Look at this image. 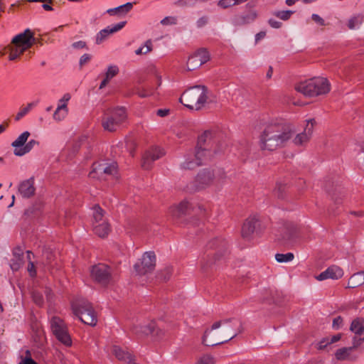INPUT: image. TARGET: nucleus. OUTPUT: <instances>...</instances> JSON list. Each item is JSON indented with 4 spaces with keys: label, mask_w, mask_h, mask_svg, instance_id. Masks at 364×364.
<instances>
[{
    "label": "nucleus",
    "mask_w": 364,
    "mask_h": 364,
    "mask_svg": "<svg viewBox=\"0 0 364 364\" xmlns=\"http://www.w3.org/2000/svg\"><path fill=\"white\" fill-rule=\"evenodd\" d=\"M242 331V322L238 318L220 320L215 322L210 329L205 331L203 343L207 346L220 345L230 341Z\"/></svg>",
    "instance_id": "f257e3e1"
},
{
    "label": "nucleus",
    "mask_w": 364,
    "mask_h": 364,
    "mask_svg": "<svg viewBox=\"0 0 364 364\" xmlns=\"http://www.w3.org/2000/svg\"><path fill=\"white\" fill-rule=\"evenodd\" d=\"M294 134L291 127L280 122H271L264 127L259 136L262 150L272 151L284 146Z\"/></svg>",
    "instance_id": "f03ea898"
},
{
    "label": "nucleus",
    "mask_w": 364,
    "mask_h": 364,
    "mask_svg": "<svg viewBox=\"0 0 364 364\" xmlns=\"http://www.w3.org/2000/svg\"><path fill=\"white\" fill-rule=\"evenodd\" d=\"M216 141L212 132H204L198 136L195 153L186 156L185 161L181 165V168L187 170L193 169L208 161L213 152L215 154L219 152V149L213 148V144Z\"/></svg>",
    "instance_id": "7ed1b4c3"
},
{
    "label": "nucleus",
    "mask_w": 364,
    "mask_h": 364,
    "mask_svg": "<svg viewBox=\"0 0 364 364\" xmlns=\"http://www.w3.org/2000/svg\"><path fill=\"white\" fill-rule=\"evenodd\" d=\"M208 90L204 85H196L187 89L179 99L181 103L189 109L199 111L205 107Z\"/></svg>",
    "instance_id": "20e7f679"
},
{
    "label": "nucleus",
    "mask_w": 364,
    "mask_h": 364,
    "mask_svg": "<svg viewBox=\"0 0 364 364\" xmlns=\"http://www.w3.org/2000/svg\"><path fill=\"white\" fill-rule=\"evenodd\" d=\"M330 83L326 78L314 77L296 85L295 90L306 97H312L327 94Z\"/></svg>",
    "instance_id": "39448f33"
},
{
    "label": "nucleus",
    "mask_w": 364,
    "mask_h": 364,
    "mask_svg": "<svg viewBox=\"0 0 364 364\" xmlns=\"http://www.w3.org/2000/svg\"><path fill=\"white\" fill-rule=\"evenodd\" d=\"M350 331L355 333L353 338V346L348 348H342L336 352V358L342 360L348 359L350 352L358 348L364 341V318H357L352 321Z\"/></svg>",
    "instance_id": "423d86ee"
},
{
    "label": "nucleus",
    "mask_w": 364,
    "mask_h": 364,
    "mask_svg": "<svg viewBox=\"0 0 364 364\" xmlns=\"http://www.w3.org/2000/svg\"><path fill=\"white\" fill-rule=\"evenodd\" d=\"M73 314L87 325L94 326L97 322V314L91 303L85 299H79L72 303Z\"/></svg>",
    "instance_id": "0eeeda50"
},
{
    "label": "nucleus",
    "mask_w": 364,
    "mask_h": 364,
    "mask_svg": "<svg viewBox=\"0 0 364 364\" xmlns=\"http://www.w3.org/2000/svg\"><path fill=\"white\" fill-rule=\"evenodd\" d=\"M127 117L125 109L123 107L115 108L107 111L102 120L103 128L109 132H114Z\"/></svg>",
    "instance_id": "6e6552de"
},
{
    "label": "nucleus",
    "mask_w": 364,
    "mask_h": 364,
    "mask_svg": "<svg viewBox=\"0 0 364 364\" xmlns=\"http://www.w3.org/2000/svg\"><path fill=\"white\" fill-rule=\"evenodd\" d=\"M225 173L221 168H204L197 175L196 182L198 188H203L211 185L215 181L222 179Z\"/></svg>",
    "instance_id": "1a4fd4ad"
},
{
    "label": "nucleus",
    "mask_w": 364,
    "mask_h": 364,
    "mask_svg": "<svg viewBox=\"0 0 364 364\" xmlns=\"http://www.w3.org/2000/svg\"><path fill=\"white\" fill-rule=\"evenodd\" d=\"M50 327L53 333L60 342L67 346H71L70 336L68 333L64 321L61 318L56 316L53 317L50 321Z\"/></svg>",
    "instance_id": "9d476101"
},
{
    "label": "nucleus",
    "mask_w": 364,
    "mask_h": 364,
    "mask_svg": "<svg viewBox=\"0 0 364 364\" xmlns=\"http://www.w3.org/2000/svg\"><path fill=\"white\" fill-rule=\"evenodd\" d=\"M92 279L102 285H107L112 280L111 267L102 263L93 265L90 269Z\"/></svg>",
    "instance_id": "9b49d317"
},
{
    "label": "nucleus",
    "mask_w": 364,
    "mask_h": 364,
    "mask_svg": "<svg viewBox=\"0 0 364 364\" xmlns=\"http://www.w3.org/2000/svg\"><path fill=\"white\" fill-rule=\"evenodd\" d=\"M156 265V256L153 252H145L141 259L137 262L134 268L139 275H144L152 272Z\"/></svg>",
    "instance_id": "f8f14e48"
},
{
    "label": "nucleus",
    "mask_w": 364,
    "mask_h": 364,
    "mask_svg": "<svg viewBox=\"0 0 364 364\" xmlns=\"http://www.w3.org/2000/svg\"><path fill=\"white\" fill-rule=\"evenodd\" d=\"M132 330L134 333L140 337L152 335L156 338H161L164 334L162 330L156 329L154 321L134 325Z\"/></svg>",
    "instance_id": "ddd939ff"
},
{
    "label": "nucleus",
    "mask_w": 364,
    "mask_h": 364,
    "mask_svg": "<svg viewBox=\"0 0 364 364\" xmlns=\"http://www.w3.org/2000/svg\"><path fill=\"white\" fill-rule=\"evenodd\" d=\"M164 154V151L159 146H152L147 149L142 156V168L145 170L151 169L153 163L162 157Z\"/></svg>",
    "instance_id": "4468645a"
},
{
    "label": "nucleus",
    "mask_w": 364,
    "mask_h": 364,
    "mask_svg": "<svg viewBox=\"0 0 364 364\" xmlns=\"http://www.w3.org/2000/svg\"><path fill=\"white\" fill-rule=\"evenodd\" d=\"M210 60V55L205 48H200L191 55L187 62L188 70H194L207 63Z\"/></svg>",
    "instance_id": "2eb2a0df"
},
{
    "label": "nucleus",
    "mask_w": 364,
    "mask_h": 364,
    "mask_svg": "<svg viewBox=\"0 0 364 364\" xmlns=\"http://www.w3.org/2000/svg\"><path fill=\"white\" fill-rule=\"evenodd\" d=\"M36 41L33 33L29 29H26L23 33L16 35L12 39L11 43L23 50H26L36 43Z\"/></svg>",
    "instance_id": "dca6fc26"
},
{
    "label": "nucleus",
    "mask_w": 364,
    "mask_h": 364,
    "mask_svg": "<svg viewBox=\"0 0 364 364\" xmlns=\"http://www.w3.org/2000/svg\"><path fill=\"white\" fill-rule=\"evenodd\" d=\"M198 210H196V206L193 203H190L187 200L181 202L177 206L171 208V213L173 217L180 218L184 215H189L191 213L201 212V206L198 205Z\"/></svg>",
    "instance_id": "f3484780"
},
{
    "label": "nucleus",
    "mask_w": 364,
    "mask_h": 364,
    "mask_svg": "<svg viewBox=\"0 0 364 364\" xmlns=\"http://www.w3.org/2000/svg\"><path fill=\"white\" fill-rule=\"evenodd\" d=\"M314 124V119H311L307 121V124L304 128V132L300 134H298L294 139V144L303 146L309 141L313 133Z\"/></svg>",
    "instance_id": "a211bd4d"
},
{
    "label": "nucleus",
    "mask_w": 364,
    "mask_h": 364,
    "mask_svg": "<svg viewBox=\"0 0 364 364\" xmlns=\"http://www.w3.org/2000/svg\"><path fill=\"white\" fill-rule=\"evenodd\" d=\"M259 225V220L256 216L248 218L242 228V236L244 239L249 240L252 235L257 230Z\"/></svg>",
    "instance_id": "6ab92c4d"
},
{
    "label": "nucleus",
    "mask_w": 364,
    "mask_h": 364,
    "mask_svg": "<svg viewBox=\"0 0 364 364\" xmlns=\"http://www.w3.org/2000/svg\"><path fill=\"white\" fill-rule=\"evenodd\" d=\"M126 23H127L126 21H121L114 26H109L107 28L101 30L97 34L96 43L97 44L102 43L104 41H105L107 39V38L109 35L113 34V33L119 31L122 28H123L124 27V26L126 25Z\"/></svg>",
    "instance_id": "aec40b11"
},
{
    "label": "nucleus",
    "mask_w": 364,
    "mask_h": 364,
    "mask_svg": "<svg viewBox=\"0 0 364 364\" xmlns=\"http://www.w3.org/2000/svg\"><path fill=\"white\" fill-rule=\"evenodd\" d=\"M18 192L23 198H29L35 194L34 178L33 177L23 181L18 186Z\"/></svg>",
    "instance_id": "412c9836"
},
{
    "label": "nucleus",
    "mask_w": 364,
    "mask_h": 364,
    "mask_svg": "<svg viewBox=\"0 0 364 364\" xmlns=\"http://www.w3.org/2000/svg\"><path fill=\"white\" fill-rule=\"evenodd\" d=\"M261 296L264 302L279 304L282 301V293L275 289H264Z\"/></svg>",
    "instance_id": "4be33fe9"
},
{
    "label": "nucleus",
    "mask_w": 364,
    "mask_h": 364,
    "mask_svg": "<svg viewBox=\"0 0 364 364\" xmlns=\"http://www.w3.org/2000/svg\"><path fill=\"white\" fill-rule=\"evenodd\" d=\"M343 275L342 269L337 266H331L325 271L319 274L316 278L317 280L322 281L327 279H338Z\"/></svg>",
    "instance_id": "5701e85b"
},
{
    "label": "nucleus",
    "mask_w": 364,
    "mask_h": 364,
    "mask_svg": "<svg viewBox=\"0 0 364 364\" xmlns=\"http://www.w3.org/2000/svg\"><path fill=\"white\" fill-rule=\"evenodd\" d=\"M112 352L118 360L127 363H132L134 360V355L131 352L124 350L117 346H113Z\"/></svg>",
    "instance_id": "b1692460"
},
{
    "label": "nucleus",
    "mask_w": 364,
    "mask_h": 364,
    "mask_svg": "<svg viewBox=\"0 0 364 364\" xmlns=\"http://www.w3.org/2000/svg\"><path fill=\"white\" fill-rule=\"evenodd\" d=\"M257 17V14L256 11H251L250 12L241 14L235 16L234 19V23L236 26H243L246 24H249L253 22Z\"/></svg>",
    "instance_id": "393cba45"
},
{
    "label": "nucleus",
    "mask_w": 364,
    "mask_h": 364,
    "mask_svg": "<svg viewBox=\"0 0 364 364\" xmlns=\"http://www.w3.org/2000/svg\"><path fill=\"white\" fill-rule=\"evenodd\" d=\"M105 163H95L92 165V170L90 173V177L102 180L105 178Z\"/></svg>",
    "instance_id": "a878e982"
},
{
    "label": "nucleus",
    "mask_w": 364,
    "mask_h": 364,
    "mask_svg": "<svg viewBox=\"0 0 364 364\" xmlns=\"http://www.w3.org/2000/svg\"><path fill=\"white\" fill-rule=\"evenodd\" d=\"M31 134L28 131L23 132L22 134H21L16 140H14L11 143V146L14 148V154L15 155V151L16 152V150H20L21 148L24 146L26 144L28 137L30 136Z\"/></svg>",
    "instance_id": "bb28decb"
},
{
    "label": "nucleus",
    "mask_w": 364,
    "mask_h": 364,
    "mask_svg": "<svg viewBox=\"0 0 364 364\" xmlns=\"http://www.w3.org/2000/svg\"><path fill=\"white\" fill-rule=\"evenodd\" d=\"M92 226L94 232L100 237L107 236L110 231L109 225L107 221H102L100 224H95Z\"/></svg>",
    "instance_id": "cd10ccee"
},
{
    "label": "nucleus",
    "mask_w": 364,
    "mask_h": 364,
    "mask_svg": "<svg viewBox=\"0 0 364 364\" xmlns=\"http://www.w3.org/2000/svg\"><path fill=\"white\" fill-rule=\"evenodd\" d=\"M132 3L128 2L116 8L109 9L107 10V13L111 16L117 14H126L132 10Z\"/></svg>",
    "instance_id": "c85d7f7f"
},
{
    "label": "nucleus",
    "mask_w": 364,
    "mask_h": 364,
    "mask_svg": "<svg viewBox=\"0 0 364 364\" xmlns=\"http://www.w3.org/2000/svg\"><path fill=\"white\" fill-rule=\"evenodd\" d=\"M363 272L353 274L348 282V288H356L363 284Z\"/></svg>",
    "instance_id": "c756f323"
},
{
    "label": "nucleus",
    "mask_w": 364,
    "mask_h": 364,
    "mask_svg": "<svg viewBox=\"0 0 364 364\" xmlns=\"http://www.w3.org/2000/svg\"><path fill=\"white\" fill-rule=\"evenodd\" d=\"M68 114V107H65L64 105H58V107L53 113V118L55 121L60 122L67 117Z\"/></svg>",
    "instance_id": "7c9ffc66"
},
{
    "label": "nucleus",
    "mask_w": 364,
    "mask_h": 364,
    "mask_svg": "<svg viewBox=\"0 0 364 364\" xmlns=\"http://www.w3.org/2000/svg\"><path fill=\"white\" fill-rule=\"evenodd\" d=\"M39 143L35 139H31L26 144L23 148H21L20 150H16V152L15 151V156H22L28 153H29L35 146L38 145Z\"/></svg>",
    "instance_id": "2f4dec72"
},
{
    "label": "nucleus",
    "mask_w": 364,
    "mask_h": 364,
    "mask_svg": "<svg viewBox=\"0 0 364 364\" xmlns=\"http://www.w3.org/2000/svg\"><path fill=\"white\" fill-rule=\"evenodd\" d=\"M36 105V102H32L24 107H21L18 112L15 116V120L19 121L22 117H23L26 114H27L30 110Z\"/></svg>",
    "instance_id": "473e14b6"
},
{
    "label": "nucleus",
    "mask_w": 364,
    "mask_h": 364,
    "mask_svg": "<svg viewBox=\"0 0 364 364\" xmlns=\"http://www.w3.org/2000/svg\"><path fill=\"white\" fill-rule=\"evenodd\" d=\"M102 221H105L103 219V210L99 205H95L94 208L92 225L100 224Z\"/></svg>",
    "instance_id": "72a5a7b5"
},
{
    "label": "nucleus",
    "mask_w": 364,
    "mask_h": 364,
    "mask_svg": "<svg viewBox=\"0 0 364 364\" xmlns=\"http://www.w3.org/2000/svg\"><path fill=\"white\" fill-rule=\"evenodd\" d=\"M294 258V255L291 252L286 254L277 253L275 255V259L279 263L291 262Z\"/></svg>",
    "instance_id": "f704fd0d"
},
{
    "label": "nucleus",
    "mask_w": 364,
    "mask_h": 364,
    "mask_svg": "<svg viewBox=\"0 0 364 364\" xmlns=\"http://www.w3.org/2000/svg\"><path fill=\"white\" fill-rule=\"evenodd\" d=\"M172 268L171 267H166L159 273L158 277L161 281H168L172 275Z\"/></svg>",
    "instance_id": "c9c22d12"
},
{
    "label": "nucleus",
    "mask_w": 364,
    "mask_h": 364,
    "mask_svg": "<svg viewBox=\"0 0 364 364\" xmlns=\"http://www.w3.org/2000/svg\"><path fill=\"white\" fill-rule=\"evenodd\" d=\"M25 50L12 44L10 48L9 60H14L21 55Z\"/></svg>",
    "instance_id": "e433bc0d"
},
{
    "label": "nucleus",
    "mask_w": 364,
    "mask_h": 364,
    "mask_svg": "<svg viewBox=\"0 0 364 364\" xmlns=\"http://www.w3.org/2000/svg\"><path fill=\"white\" fill-rule=\"evenodd\" d=\"M105 178H102V180H106L107 176H112L117 172V164H106L105 165Z\"/></svg>",
    "instance_id": "4c0bfd02"
},
{
    "label": "nucleus",
    "mask_w": 364,
    "mask_h": 364,
    "mask_svg": "<svg viewBox=\"0 0 364 364\" xmlns=\"http://www.w3.org/2000/svg\"><path fill=\"white\" fill-rule=\"evenodd\" d=\"M362 23V18L360 16H355L350 18L348 21V27L353 30L357 28Z\"/></svg>",
    "instance_id": "58836bf2"
},
{
    "label": "nucleus",
    "mask_w": 364,
    "mask_h": 364,
    "mask_svg": "<svg viewBox=\"0 0 364 364\" xmlns=\"http://www.w3.org/2000/svg\"><path fill=\"white\" fill-rule=\"evenodd\" d=\"M136 93L140 97H147L154 94L153 90H148V87H137L136 89Z\"/></svg>",
    "instance_id": "ea45409f"
},
{
    "label": "nucleus",
    "mask_w": 364,
    "mask_h": 364,
    "mask_svg": "<svg viewBox=\"0 0 364 364\" xmlns=\"http://www.w3.org/2000/svg\"><path fill=\"white\" fill-rule=\"evenodd\" d=\"M293 13H294V11H290V10L278 11H275L274 13V15L283 21H287V20L289 19V18L291 17V16Z\"/></svg>",
    "instance_id": "a19ab883"
},
{
    "label": "nucleus",
    "mask_w": 364,
    "mask_h": 364,
    "mask_svg": "<svg viewBox=\"0 0 364 364\" xmlns=\"http://www.w3.org/2000/svg\"><path fill=\"white\" fill-rule=\"evenodd\" d=\"M197 0H177L174 2V5L178 7H190L197 4Z\"/></svg>",
    "instance_id": "79ce46f5"
},
{
    "label": "nucleus",
    "mask_w": 364,
    "mask_h": 364,
    "mask_svg": "<svg viewBox=\"0 0 364 364\" xmlns=\"http://www.w3.org/2000/svg\"><path fill=\"white\" fill-rule=\"evenodd\" d=\"M294 236V232L292 230L285 229L284 235L279 240H282L284 243H289L292 241Z\"/></svg>",
    "instance_id": "37998d69"
},
{
    "label": "nucleus",
    "mask_w": 364,
    "mask_h": 364,
    "mask_svg": "<svg viewBox=\"0 0 364 364\" xmlns=\"http://www.w3.org/2000/svg\"><path fill=\"white\" fill-rule=\"evenodd\" d=\"M119 73V68L116 65H109L107 68V71L106 73L105 76L111 80L115 75H117Z\"/></svg>",
    "instance_id": "c03bdc74"
},
{
    "label": "nucleus",
    "mask_w": 364,
    "mask_h": 364,
    "mask_svg": "<svg viewBox=\"0 0 364 364\" xmlns=\"http://www.w3.org/2000/svg\"><path fill=\"white\" fill-rule=\"evenodd\" d=\"M33 300L38 306H41L43 304V298L42 294L38 291H33L32 294Z\"/></svg>",
    "instance_id": "a18cd8bd"
},
{
    "label": "nucleus",
    "mask_w": 364,
    "mask_h": 364,
    "mask_svg": "<svg viewBox=\"0 0 364 364\" xmlns=\"http://www.w3.org/2000/svg\"><path fill=\"white\" fill-rule=\"evenodd\" d=\"M340 339H341V335H340V334L335 335V336H332V337L331 338L330 341H328V342H326V343H325V341H321V342L319 343L318 348H319V349H323V348H324L327 346V344H330V343H333L337 342V341H338Z\"/></svg>",
    "instance_id": "49530a36"
},
{
    "label": "nucleus",
    "mask_w": 364,
    "mask_h": 364,
    "mask_svg": "<svg viewBox=\"0 0 364 364\" xmlns=\"http://www.w3.org/2000/svg\"><path fill=\"white\" fill-rule=\"evenodd\" d=\"M220 247L223 250V252L220 253V250H218V252L217 253V259L218 260L220 259V258L222 257V256H225L228 253V242H220Z\"/></svg>",
    "instance_id": "de8ad7c7"
},
{
    "label": "nucleus",
    "mask_w": 364,
    "mask_h": 364,
    "mask_svg": "<svg viewBox=\"0 0 364 364\" xmlns=\"http://www.w3.org/2000/svg\"><path fill=\"white\" fill-rule=\"evenodd\" d=\"M235 5V2H234V0H220L218 2V6L223 9H228Z\"/></svg>",
    "instance_id": "09e8293b"
},
{
    "label": "nucleus",
    "mask_w": 364,
    "mask_h": 364,
    "mask_svg": "<svg viewBox=\"0 0 364 364\" xmlns=\"http://www.w3.org/2000/svg\"><path fill=\"white\" fill-rule=\"evenodd\" d=\"M196 364H213V358L210 355H203Z\"/></svg>",
    "instance_id": "8fccbe9b"
},
{
    "label": "nucleus",
    "mask_w": 364,
    "mask_h": 364,
    "mask_svg": "<svg viewBox=\"0 0 364 364\" xmlns=\"http://www.w3.org/2000/svg\"><path fill=\"white\" fill-rule=\"evenodd\" d=\"M71 95L69 93H65L64 95L58 100V105H64L65 107H68V102L70 100Z\"/></svg>",
    "instance_id": "3c124183"
},
{
    "label": "nucleus",
    "mask_w": 364,
    "mask_h": 364,
    "mask_svg": "<svg viewBox=\"0 0 364 364\" xmlns=\"http://www.w3.org/2000/svg\"><path fill=\"white\" fill-rule=\"evenodd\" d=\"M208 22V17L206 16L199 18L196 22L198 28H202L205 26Z\"/></svg>",
    "instance_id": "603ef678"
},
{
    "label": "nucleus",
    "mask_w": 364,
    "mask_h": 364,
    "mask_svg": "<svg viewBox=\"0 0 364 364\" xmlns=\"http://www.w3.org/2000/svg\"><path fill=\"white\" fill-rule=\"evenodd\" d=\"M91 59V55L90 54H84L83 55L81 56L80 59V66H82L83 65H85V63H88Z\"/></svg>",
    "instance_id": "864d4df0"
},
{
    "label": "nucleus",
    "mask_w": 364,
    "mask_h": 364,
    "mask_svg": "<svg viewBox=\"0 0 364 364\" xmlns=\"http://www.w3.org/2000/svg\"><path fill=\"white\" fill-rule=\"evenodd\" d=\"M268 23L270 25V26L274 28H279L282 25V23L280 21H278L273 18H270L268 21Z\"/></svg>",
    "instance_id": "5fc2aeb1"
},
{
    "label": "nucleus",
    "mask_w": 364,
    "mask_h": 364,
    "mask_svg": "<svg viewBox=\"0 0 364 364\" xmlns=\"http://www.w3.org/2000/svg\"><path fill=\"white\" fill-rule=\"evenodd\" d=\"M343 323V318L341 316H337L333 321V327L334 328H339Z\"/></svg>",
    "instance_id": "6e6d98bb"
},
{
    "label": "nucleus",
    "mask_w": 364,
    "mask_h": 364,
    "mask_svg": "<svg viewBox=\"0 0 364 364\" xmlns=\"http://www.w3.org/2000/svg\"><path fill=\"white\" fill-rule=\"evenodd\" d=\"M311 18L315 22H316L317 23H318L321 26H324L325 25L324 20L321 17H320L318 14H312Z\"/></svg>",
    "instance_id": "4d7b16f0"
},
{
    "label": "nucleus",
    "mask_w": 364,
    "mask_h": 364,
    "mask_svg": "<svg viewBox=\"0 0 364 364\" xmlns=\"http://www.w3.org/2000/svg\"><path fill=\"white\" fill-rule=\"evenodd\" d=\"M170 110L168 109H159L156 111V114L161 117L167 116Z\"/></svg>",
    "instance_id": "13d9d810"
},
{
    "label": "nucleus",
    "mask_w": 364,
    "mask_h": 364,
    "mask_svg": "<svg viewBox=\"0 0 364 364\" xmlns=\"http://www.w3.org/2000/svg\"><path fill=\"white\" fill-rule=\"evenodd\" d=\"M144 48H145V50H144V53H147L150 51L152 50V42L151 40H147L146 42H145V44H144Z\"/></svg>",
    "instance_id": "bf43d9fd"
},
{
    "label": "nucleus",
    "mask_w": 364,
    "mask_h": 364,
    "mask_svg": "<svg viewBox=\"0 0 364 364\" xmlns=\"http://www.w3.org/2000/svg\"><path fill=\"white\" fill-rule=\"evenodd\" d=\"M161 23L163 25H167L168 23H175V18L170 17H165L161 21Z\"/></svg>",
    "instance_id": "052dcab7"
},
{
    "label": "nucleus",
    "mask_w": 364,
    "mask_h": 364,
    "mask_svg": "<svg viewBox=\"0 0 364 364\" xmlns=\"http://www.w3.org/2000/svg\"><path fill=\"white\" fill-rule=\"evenodd\" d=\"M86 46V43L82 41H79L73 44V47L75 48H83Z\"/></svg>",
    "instance_id": "680f3d73"
},
{
    "label": "nucleus",
    "mask_w": 364,
    "mask_h": 364,
    "mask_svg": "<svg viewBox=\"0 0 364 364\" xmlns=\"http://www.w3.org/2000/svg\"><path fill=\"white\" fill-rule=\"evenodd\" d=\"M28 270L29 271L30 274H31V276L33 277L36 275V270H35V267H34V264L32 262H29V264H28Z\"/></svg>",
    "instance_id": "e2e57ef3"
},
{
    "label": "nucleus",
    "mask_w": 364,
    "mask_h": 364,
    "mask_svg": "<svg viewBox=\"0 0 364 364\" xmlns=\"http://www.w3.org/2000/svg\"><path fill=\"white\" fill-rule=\"evenodd\" d=\"M266 36L265 31H260L255 36V42L257 43L261 39L264 38Z\"/></svg>",
    "instance_id": "0e129e2a"
},
{
    "label": "nucleus",
    "mask_w": 364,
    "mask_h": 364,
    "mask_svg": "<svg viewBox=\"0 0 364 364\" xmlns=\"http://www.w3.org/2000/svg\"><path fill=\"white\" fill-rule=\"evenodd\" d=\"M110 80L105 76V78L101 82L100 89H103L109 82Z\"/></svg>",
    "instance_id": "69168bd1"
},
{
    "label": "nucleus",
    "mask_w": 364,
    "mask_h": 364,
    "mask_svg": "<svg viewBox=\"0 0 364 364\" xmlns=\"http://www.w3.org/2000/svg\"><path fill=\"white\" fill-rule=\"evenodd\" d=\"M272 73H273V68L272 66H269V69L267 72V74H266V77L267 79H270L272 76Z\"/></svg>",
    "instance_id": "338daca9"
},
{
    "label": "nucleus",
    "mask_w": 364,
    "mask_h": 364,
    "mask_svg": "<svg viewBox=\"0 0 364 364\" xmlns=\"http://www.w3.org/2000/svg\"><path fill=\"white\" fill-rule=\"evenodd\" d=\"M42 7H43V9H44V10H46V11H53V7H52L51 6H50V5L48 4H48H43L42 5Z\"/></svg>",
    "instance_id": "774afa93"
}]
</instances>
